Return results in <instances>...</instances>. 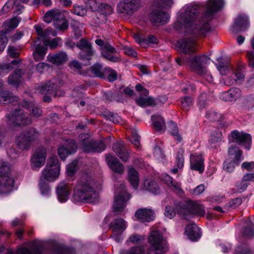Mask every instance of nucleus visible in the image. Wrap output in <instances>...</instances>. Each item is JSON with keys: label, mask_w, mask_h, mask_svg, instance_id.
Listing matches in <instances>:
<instances>
[{"label": "nucleus", "mask_w": 254, "mask_h": 254, "mask_svg": "<svg viewBox=\"0 0 254 254\" xmlns=\"http://www.w3.org/2000/svg\"><path fill=\"white\" fill-rule=\"evenodd\" d=\"M249 25L248 18L245 15H240L236 18L234 25L230 30L234 33H237L247 29Z\"/></svg>", "instance_id": "obj_23"}, {"label": "nucleus", "mask_w": 254, "mask_h": 254, "mask_svg": "<svg viewBox=\"0 0 254 254\" xmlns=\"http://www.w3.org/2000/svg\"><path fill=\"white\" fill-rule=\"evenodd\" d=\"M77 162L75 161H73L69 164L66 167V173L69 177L73 176L77 170Z\"/></svg>", "instance_id": "obj_55"}, {"label": "nucleus", "mask_w": 254, "mask_h": 254, "mask_svg": "<svg viewBox=\"0 0 254 254\" xmlns=\"http://www.w3.org/2000/svg\"><path fill=\"white\" fill-rule=\"evenodd\" d=\"M179 50L188 55L194 54L196 52V45L195 41L192 38H185L180 40L178 42Z\"/></svg>", "instance_id": "obj_20"}, {"label": "nucleus", "mask_w": 254, "mask_h": 254, "mask_svg": "<svg viewBox=\"0 0 254 254\" xmlns=\"http://www.w3.org/2000/svg\"><path fill=\"white\" fill-rule=\"evenodd\" d=\"M30 0H16L14 1V0H8L3 6L2 11H3L4 13H6L9 11V8H8V5H10V6H12L13 4H14L15 8L16 9L15 13L16 14H19L21 12V9L23 8V6L19 4L20 2L26 3L28 2Z\"/></svg>", "instance_id": "obj_34"}, {"label": "nucleus", "mask_w": 254, "mask_h": 254, "mask_svg": "<svg viewBox=\"0 0 254 254\" xmlns=\"http://www.w3.org/2000/svg\"><path fill=\"white\" fill-rule=\"evenodd\" d=\"M161 179L169 188L178 191L182 190L180 184L173 181V178L169 175L166 174H163L162 175Z\"/></svg>", "instance_id": "obj_37"}, {"label": "nucleus", "mask_w": 254, "mask_h": 254, "mask_svg": "<svg viewBox=\"0 0 254 254\" xmlns=\"http://www.w3.org/2000/svg\"><path fill=\"white\" fill-rule=\"evenodd\" d=\"M209 62L210 58L206 55H196L190 58L186 62V64L195 73L202 76L204 78L206 75L207 78H212V76L208 74L206 68V65Z\"/></svg>", "instance_id": "obj_4"}, {"label": "nucleus", "mask_w": 254, "mask_h": 254, "mask_svg": "<svg viewBox=\"0 0 254 254\" xmlns=\"http://www.w3.org/2000/svg\"><path fill=\"white\" fill-rule=\"evenodd\" d=\"M115 187L113 209L115 212H121L125 207L127 201L130 198V196L127 192L123 183H121L120 185L118 184H116Z\"/></svg>", "instance_id": "obj_9"}, {"label": "nucleus", "mask_w": 254, "mask_h": 254, "mask_svg": "<svg viewBox=\"0 0 254 254\" xmlns=\"http://www.w3.org/2000/svg\"><path fill=\"white\" fill-rule=\"evenodd\" d=\"M76 47L81 51L78 54V58L83 61H89L93 55L91 45L85 40L81 39L76 44Z\"/></svg>", "instance_id": "obj_22"}, {"label": "nucleus", "mask_w": 254, "mask_h": 254, "mask_svg": "<svg viewBox=\"0 0 254 254\" xmlns=\"http://www.w3.org/2000/svg\"><path fill=\"white\" fill-rule=\"evenodd\" d=\"M137 104L140 106H152L155 105V101L153 98H139L136 100Z\"/></svg>", "instance_id": "obj_45"}, {"label": "nucleus", "mask_w": 254, "mask_h": 254, "mask_svg": "<svg viewBox=\"0 0 254 254\" xmlns=\"http://www.w3.org/2000/svg\"><path fill=\"white\" fill-rule=\"evenodd\" d=\"M144 186L146 190L155 194L159 192L158 185L154 181L150 179L145 180L144 182Z\"/></svg>", "instance_id": "obj_43"}, {"label": "nucleus", "mask_w": 254, "mask_h": 254, "mask_svg": "<svg viewBox=\"0 0 254 254\" xmlns=\"http://www.w3.org/2000/svg\"><path fill=\"white\" fill-rule=\"evenodd\" d=\"M141 45L143 46L144 44H157L158 42V39L156 37L149 35L146 38L140 39L137 40Z\"/></svg>", "instance_id": "obj_51"}, {"label": "nucleus", "mask_w": 254, "mask_h": 254, "mask_svg": "<svg viewBox=\"0 0 254 254\" xmlns=\"http://www.w3.org/2000/svg\"><path fill=\"white\" fill-rule=\"evenodd\" d=\"M1 87V84L0 82V88ZM17 97L13 96V94L9 91L2 90L0 89V103H8L16 101Z\"/></svg>", "instance_id": "obj_35"}, {"label": "nucleus", "mask_w": 254, "mask_h": 254, "mask_svg": "<svg viewBox=\"0 0 254 254\" xmlns=\"http://www.w3.org/2000/svg\"><path fill=\"white\" fill-rule=\"evenodd\" d=\"M58 10L59 9H53L47 12L44 16V21L48 23H50L52 20L54 22L55 18L56 17L57 13L58 12Z\"/></svg>", "instance_id": "obj_50"}, {"label": "nucleus", "mask_w": 254, "mask_h": 254, "mask_svg": "<svg viewBox=\"0 0 254 254\" xmlns=\"http://www.w3.org/2000/svg\"><path fill=\"white\" fill-rule=\"evenodd\" d=\"M181 102L183 107L188 110V108L192 104V100L190 97L186 96L181 98Z\"/></svg>", "instance_id": "obj_64"}, {"label": "nucleus", "mask_w": 254, "mask_h": 254, "mask_svg": "<svg viewBox=\"0 0 254 254\" xmlns=\"http://www.w3.org/2000/svg\"><path fill=\"white\" fill-rule=\"evenodd\" d=\"M95 42L101 47V54L103 57L113 62H117L119 61L120 58L117 51L109 41L97 39Z\"/></svg>", "instance_id": "obj_13"}, {"label": "nucleus", "mask_w": 254, "mask_h": 254, "mask_svg": "<svg viewBox=\"0 0 254 254\" xmlns=\"http://www.w3.org/2000/svg\"><path fill=\"white\" fill-rule=\"evenodd\" d=\"M235 254H252V253L247 245L244 244L237 247Z\"/></svg>", "instance_id": "obj_54"}, {"label": "nucleus", "mask_w": 254, "mask_h": 254, "mask_svg": "<svg viewBox=\"0 0 254 254\" xmlns=\"http://www.w3.org/2000/svg\"><path fill=\"white\" fill-rule=\"evenodd\" d=\"M243 105L248 109L254 107V97L250 95L246 97L243 101Z\"/></svg>", "instance_id": "obj_57"}, {"label": "nucleus", "mask_w": 254, "mask_h": 254, "mask_svg": "<svg viewBox=\"0 0 254 254\" xmlns=\"http://www.w3.org/2000/svg\"><path fill=\"white\" fill-rule=\"evenodd\" d=\"M190 165L191 169L202 173L204 169V158L202 156L196 153L191 154Z\"/></svg>", "instance_id": "obj_24"}, {"label": "nucleus", "mask_w": 254, "mask_h": 254, "mask_svg": "<svg viewBox=\"0 0 254 254\" xmlns=\"http://www.w3.org/2000/svg\"><path fill=\"white\" fill-rule=\"evenodd\" d=\"M153 127L158 131L164 130L166 125L164 119L159 115H154L151 117Z\"/></svg>", "instance_id": "obj_38"}, {"label": "nucleus", "mask_w": 254, "mask_h": 254, "mask_svg": "<svg viewBox=\"0 0 254 254\" xmlns=\"http://www.w3.org/2000/svg\"><path fill=\"white\" fill-rule=\"evenodd\" d=\"M57 16L54 22L55 27L60 31H65L68 27V22L65 19L64 13L58 10Z\"/></svg>", "instance_id": "obj_29"}, {"label": "nucleus", "mask_w": 254, "mask_h": 254, "mask_svg": "<svg viewBox=\"0 0 254 254\" xmlns=\"http://www.w3.org/2000/svg\"><path fill=\"white\" fill-rule=\"evenodd\" d=\"M71 11L76 15L84 16L86 14L87 9L81 6H75L71 10Z\"/></svg>", "instance_id": "obj_61"}, {"label": "nucleus", "mask_w": 254, "mask_h": 254, "mask_svg": "<svg viewBox=\"0 0 254 254\" xmlns=\"http://www.w3.org/2000/svg\"><path fill=\"white\" fill-rule=\"evenodd\" d=\"M113 149L120 158L126 162L129 158L128 153L125 148V144L123 141H120L113 145Z\"/></svg>", "instance_id": "obj_32"}, {"label": "nucleus", "mask_w": 254, "mask_h": 254, "mask_svg": "<svg viewBox=\"0 0 254 254\" xmlns=\"http://www.w3.org/2000/svg\"><path fill=\"white\" fill-rule=\"evenodd\" d=\"M185 232L192 241H196L201 237L200 229L194 223L188 225L186 228Z\"/></svg>", "instance_id": "obj_33"}, {"label": "nucleus", "mask_w": 254, "mask_h": 254, "mask_svg": "<svg viewBox=\"0 0 254 254\" xmlns=\"http://www.w3.org/2000/svg\"><path fill=\"white\" fill-rule=\"evenodd\" d=\"M169 128L171 134L174 136V140L180 143L182 140V137L179 134L177 124L174 122H170L169 124Z\"/></svg>", "instance_id": "obj_42"}, {"label": "nucleus", "mask_w": 254, "mask_h": 254, "mask_svg": "<svg viewBox=\"0 0 254 254\" xmlns=\"http://www.w3.org/2000/svg\"><path fill=\"white\" fill-rule=\"evenodd\" d=\"M34 27L38 36L42 39L45 46H50L51 49H55L57 48L59 42L61 41L60 38H56L52 40L48 39L50 35L52 36H56L57 32L55 31L51 28H48L44 31L39 25H35Z\"/></svg>", "instance_id": "obj_12"}, {"label": "nucleus", "mask_w": 254, "mask_h": 254, "mask_svg": "<svg viewBox=\"0 0 254 254\" xmlns=\"http://www.w3.org/2000/svg\"><path fill=\"white\" fill-rule=\"evenodd\" d=\"M23 107L25 109L30 110H32V114L35 117H38L42 115V111L40 108L35 107L33 104L31 102L29 103L28 101H24L22 105Z\"/></svg>", "instance_id": "obj_44"}, {"label": "nucleus", "mask_w": 254, "mask_h": 254, "mask_svg": "<svg viewBox=\"0 0 254 254\" xmlns=\"http://www.w3.org/2000/svg\"><path fill=\"white\" fill-rule=\"evenodd\" d=\"M36 91L41 94H45L43 97V101L50 102L51 101V96H61V91L58 89L57 87L54 85V83H51L50 81L47 82L45 85H42L39 86Z\"/></svg>", "instance_id": "obj_15"}, {"label": "nucleus", "mask_w": 254, "mask_h": 254, "mask_svg": "<svg viewBox=\"0 0 254 254\" xmlns=\"http://www.w3.org/2000/svg\"><path fill=\"white\" fill-rule=\"evenodd\" d=\"M148 241L150 247L146 254H163L167 251L166 242L163 239L162 234L159 231H152Z\"/></svg>", "instance_id": "obj_5"}, {"label": "nucleus", "mask_w": 254, "mask_h": 254, "mask_svg": "<svg viewBox=\"0 0 254 254\" xmlns=\"http://www.w3.org/2000/svg\"><path fill=\"white\" fill-rule=\"evenodd\" d=\"M120 254H144V250L142 246L133 247L128 251H121Z\"/></svg>", "instance_id": "obj_46"}, {"label": "nucleus", "mask_w": 254, "mask_h": 254, "mask_svg": "<svg viewBox=\"0 0 254 254\" xmlns=\"http://www.w3.org/2000/svg\"><path fill=\"white\" fill-rule=\"evenodd\" d=\"M222 133L219 130H216L210 136L209 145L211 148H216L218 143L221 141Z\"/></svg>", "instance_id": "obj_41"}, {"label": "nucleus", "mask_w": 254, "mask_h": 254, "mask_svg": "<svg viewBox=\"0 0 254 254\" xmlns=\"http://www.w3.org/2000/svg\"><path fill=\"white\" fill-rule=\"evenodd\" d=\"M46 181L44 179L40 178L39 183V187L41 190V193L43 195H47L50 192V188L48 183H46Z\"/></svg>", "instance_id": "obj_47"}, {"label": "nucleus", "mask_w": 254, "mask_h": 254, "mask_svg": "<svg viewBox=\"0 0 254 254\" xmlns=\"http://www.w3.org/2000/svg\"><path fill=\"white\" fill-rule=\"evenodd\" d=\"M140 136L135 130L132 131V135L130 138V141L131 143L136 148H138L140 146Z\"/></svg>", "instance_id": "obj_58"}, {"label": "nucleus", "mask_w": 254, "mask_h": 254, "mask_svg": "<svg viewBox=\"0 0 254 254\" xmlns=\"http://www.w3.org/2000/svg\"><path fill=\"white\" fill-rule=\"evenodd\" d=\"M98 197L95 184L91 176L83 173L77 180L73 189V201L75 202H94Z\"/></svg>", "instance_id": "obj_3"}, {"label": "nucleus", "mask_w": 254, "mask_h": 254, "mask_svg": "<svg viewBox=\"0 0 254 254\" xmlns=\"http://www.w3.org/2000/svg\"><path fill=\"white\" fill-rule=\"evenodd\" d=\"M135 216L142 222H150L154 220L155 213L151 209L140 208L136 211Z\"/></svg>", "instance_id": "obj_30"}, {"label": "nucleus", "mask_w": 254, "mask_h": 254, "mask_svg": "<svg viewBox=\"0 0 254 254\" xmlns=\"http://www.w3.org/2000/svg\"><path fill=\"white\" fill-rule=\"evenodd\" d=\"M106 161L109 167L115 172L122 174L124 171L123 165L117 158L110 154L106 155Z\"/></svg>", "instance_id": "obj_31"}, {"label": "nucleus", "mask_w": 254, "mask_h": 254, "mask_svg": "<svg viewBox=\"0 0 254 254\" xmlns=\"http://www.w3.org/2000/svg\"><path fill=\"white\" fill-rule=\"evenodd\" d=\"M178 214L187 219L186 216L191 214L197 215L199 216H204L205 210L202 205L195 204L190 201L187 205L180 206L177 209Z\"/></svg>", "instance_id": "obj_14"}, {"label": "nucleus", "mask_w": 254, "mask_h": 254, "mask_svg": "<svg viewBox=\"0 0 254 254\" xmlns=\"http://www.w3.org/2000/svg\"><path fill=\"white\" fill-rule=\"evenodd\" d=\"M60 165L55 156L50 157L46 167L42 171L40 178L47 182H53L58 179L60 174Z\"/></svg>", "instance_id": "obj_6"}, {"label": "nucleus", "mask_w": 254, "mask_h": 254, "mask_svg": "<svg viewBox=\"0 0 254 254\" xmlns=\"http://www.w3.org/2000/svg\"><path fill=\"white\" fill-rule=\"evenodd\" d=\"M17 254H41L42 250L39 246L33 244L30 250L27 248H21L17 250Z\"/></svg>", "instance_id": "obj_40"}, {"label": "nucleus", "mask_w": 254, "mask_h": 254, "mask_svg": "<svg viewBox=\"0 0 254 254\" xmlns=\"http://www.w3.org/2000/svg\"><path fill=\"white\" fill-rule=\"evenodd\" d=\"M185 150L182 148L178 149L176 156V164L178 168H182L184 166Z\"/></svg>", "instance_id": "obj_49"}, {"label": "nucleus", "mask_w": 254, "mask_h": 254, "mask_svg": "<svg viewBox=\"0 0 254 254\" xmlns=\"http://www.w3.org/2000/svg\"><path fill=\"white\" fill-rule=\"evenodd\" d=\"M78 147L86 153L101 152L106 148L102 142L91 139L88 134H81L78 146L73 140H68L66 143V147L62 146L58 148V155L61 159H65L69 154L75 153Z\"/></svg>", "instance_id": "obj_2"}, {"label": "nucleus", "mask_w": 254, "mask_h": 254, "mask_svg": "<svg viewBox=\"0 0 254 254\" xmlns=\"http://www.w3.org/2000/svg\"><path fill=\"white\" fill-rule=\"evenodd\" d=\"M228 155L229 157L223 163V169L226 172L231 173L240 164L244 157L242 151L236 145H232L228 148Z\"/></svg>", "instance_id": "obj_8"}, {"label": "nucleus", "mask_w": 254, "mask_h": 254, "mask_svg": "<svg viewBox=\"0 0 254 254\" xmlns=\"http://www.w3.org/2000/svg\"><path fill=\"white\" fill-rule=\"evenodd\" d=\"M46 149L43 147L37 148L31 158V167L33 170H38L45 163Z\"/></svg>", "instance_id": "obj_18"}, {"label": "nucleus", "mask_w": 254, "mask_h": 254, "mask_svg": "<svg viewBox=\"0 0 254 254\" xmlns=\"http://www.w3.org/2000/svg\"><path fill=\"white\" fill-rule=\"evenodd\" d=\"M68 59L67 54L64 51H60L54 54H49L47 57V60L57 66H60L65 64Z\"/></svg>", "instance_id": "obj_25"}, {"label": "nucleus", "mask_w": 254, "mask_h": 254, "mask_svg": "<svg viewBox=\"0 0 254 254\" xmlns=\"http://www.w3.org/2000/svg\"><path fill=\"white\" fill-rule=\"evenodd\" d=\"M128 181L130 185L135 189L139 184V177L137 171L133 168H129L128 171Z\"/></svg>", "instance_id": "obj_39"}, {"label": "nucleus", "mask_w": 254, "mask_h": 254, "mask_svg": "<svg viewBox=\"0 0 254 254\" xmlns=\"http://www.w3.org/2000/svg\"><path fill=\"white\" fill-rule=\"evenodd\" d=\"M241 91L237 88H232L220 94V98L225 101L234 102L241 96Z\"/></svg>", "instance_id": "obj_28"}, {"label": "nucleus", "mask_w": 254, "mask_h": 254, "mask_svg": "<svg viewBox=\"0 0 254 254\" xmlns=\"http://www.w3.org/2000/svg\"><path fill=\"white\" fill-rule=\"evenodd\" d=\"M9 172L8 163L0 160V194L9 193L13 190L14 180Z\"/></svg>", "instance_id": "obj_7"}, {"label": "nucleus", "mask_w": 254, "mask_h": 254, "mask_svg": "<svg viewBox=\"0 0 254 254\" xmlns=\"http://www.w3.org/2000/svg\"><path fill=\"white\" fill-rule=\"evenodd\" d=\"M100 3L95 0H89L86 3V8L91 11H99Z\"/></svg>", "instance_id": "obj_52"}, {"label": "nucleus", "mask_w": 254, "mask_h": 254, "mask_svg": "<svg viewBox=\"0 0 254 254\" xmlns=\"http://www.w3.org/2000/svg\"><path fill=\"white\" fill-rule=\"evenodd\" d=\"M217 68L222 75H225L228 71V65L227 63L219 62L217 64Z\"/></svg>", "instance_id": "obj_60"}, {"label": "nucleus", "mask_w": 254, "mask_h": 254, "mask_svg": "<svg viewBox=\"0 0 254 254\" xmlns=\"http://www.w3.org/2000/svg\"><path fill=\"white\" fill-rule=\"evenodd\" d=\"M21 20L20 17H15L6 21L4 23V25L9 29H15L18 26Z\"/></svg>", "instance_id": "obj_48"}, {"label": "nucleus", "mask_w": 254, "mask_h": 254, "mask_svg": "<svg viewBox=\"0 0 254 254\" xmlns=\"http://www.w3.org/2000/svg\"><path fill=\"white\" fill-rule=\"evenodd\" d=\"M105 68L103 65L99 63H96L91 66L89 68L84 71L83 75L96 78H104Z\"/></svg>", "instance_id": "obj_26"}, {"label": "nucleus", "mask_w": 254, "mask_h": 254, "mask_svg": "<svg viewBox=\"0 0 254 254\" xmlns=\"http://www.w3.org/2000/svg\"><path fill=\"white\" fill-rule=\"evenodd\" d=\"M25 74L24 70L20 69H15L12 73L9 76V79H18L24 77Z\"/></svg>", "instance_id": "obj_56"}, {"label": "nucleus", "mask_w": 254, "mask_h": 254, "mask_svg": "<svg viewBox=\"0 0 254 254\" xmlns=\"http://www.w3.org/2000/svg\"><path fill=\"white\" fill-rule=\"evenodd\" d=\"M246 182V180H244L243 178L242 180L238 182L236 185L237 190L239 192L244 191L248 187V184Z\"/></svg>", "instance_id": "obj_63"}, {"label": "nucleus", "mask_w": 254, "mask_h": 254, "mask_svg": "<svg viewBox=\"0 0 254 254\" xmlns=\"http://www.w3.org/2000/svg\"><path fill=\"white\" fill-rule=\"evenodd\" d=\"M229 139L232 142L243 145L248 150L250 148L252 138L248 133L235 130L231 132Z\"/></svg>", "instance_id": "obj_17"}, {"label": "nucleus", "mask_w": 254, "mask_h": 254, "mask_svg": "<svg viewBox=\"0 0 254 254\" xmlns=\"http://www.w3.org/2000/svg\"><path fill=\"white\" fill-rule=\"evenodd\" d=\"M6 122L10 126L18 127L30 125L32 120L26 116L23 109L15 108L14 111L7 115Z\"/></svg>", "instance_id": "obj_10"}, {"label": "nucleus", "mask_w": 254, "mask_h": 254, "mask_svg": "<svg viewBox=\"0 0 254 254\" xmlns=\"http://www.w3.org/2000/svg\"><path fill=\"white\" fill-rule=\"evenodd\" d=\"M71 184L67 181L60 183L56 189L58 199L61 202L68 200L71 190Z\"/></svg>", "instance_id": "obj_21"}, {"label": "nucleus", "mask_w": 254, "mask_h": 254, "mask_svg": "<svg viewBox=\"0 0 254 254\" xmlns=\"http://www.w3.org/2000/svg\"><path fill=\"white\" fill-rule=\"evenodd\" d=\"M39 136V132L34 128H29L16 137V143L20 149H27L30 146L32 142L38 138Z\"/></svg>", "instance_id": "obj_11"}, {"label": "nucleus", "mask_w": 254, "mask_h": 254, "mask_svg": "<svg viewBox=\"0 0 254 254\" xmlns=\"http://www.w3.org/2000/svg\"><path fill=\"white\" fill-rule=\"evenodd\" d=\"M224 6L223 0H208L204 13L199 14V7L197 4L188 6L181 12L178 22L188 32L195 36H204L210 29L209 21L213 15Z\"/></svg>", "instance_id": "obj_1"}, {"label": "nucleus", "mask_w": 254, "mask_h": 254, "mask_svg": "<svg viewBox=\"0 0 254 254\" xmlns=\"http://www.w3.org/2000/svg\"><path fill=\"white\" fill-rule=\"evenodd\" d=\"M207 115L211 120L215 122L220 121L223 118L222 114L214 111L209 113Z\"/></svg>", "instance_id": "obj_62"}, {"label": "nucleus", "mask_w": 254, "mask_h": 254, "mask_svg": "<svg viewBox=\"0 0 254 254\" xmlns=\"http://www.w3.org/2000/svg\"><path fill=\"white\" fill-rule=\"evenodd\" d=\"M144 238L143 236L137 234H133L129 237L127 242L131 243L132 244H138L144 240Z\"/></svg>", "instance_id": "obj_59"}, {"label": "nucleus", "mask_w": 254, "mask_h": 254, "mask_svg": "<svg viewBox=\"0 0 254 254\" xmlns=\"http://www.w3.org/2000/svg\"><path fill=\"white\" fill-rule=\"evenodd\" d=\"M150 19L152 23L155 25H164L169 21V16L166 12L155 10L151 13Z\"/></svg>", "instance_id": "obj_27"}, {"label": "nucleus", "mask_w": 254, "mask_h": 254, "mask_svg": "<svg viewBox=\"0 0 254 254\" xmlns=\"http://www.w3.org/2000/svg\"><path fill=\"white\" fill-rule=\"evenodd\" d=\"M40 44L38 41H35L34 45L36 47L33 56L36 61L38 62L44 60L47 53V49L44 47H39Z\"/></svg>", "instance_id": "obj_36"}, {"label": "nucleus", "mask_w": 254, "mask_h": 254, "mask_svg": "<svg viewBox=\"0 0 254 254\" xmlns=\"http://www.w3.org/2000/svg\"><path fill=\"white\" fill-rule=\"evenodd\" d=\"M112 229V237L117 242H120L122 240L121 234L127 227V224L122 218L115 220L110 225Z\"/></svg>", "instance_id": "obj_19"}, {"label": "nucleus", "mask_w": 254, "mask_h": 254, "mask_svg": "<svg viewBox=\"0 0 254 254\" xmlns=\"http://www.w3.org/2000/svg\"><path fill=\"white\" fill-rule=\"evenodd\" d=\"M113 7L106 3H100L99 11H100L101 13L104 15H109L113 12Z\"/></svg>", "instance_id": "obj_53"}, {"label": "nucleus", "mask_w": 254, "mask_h": 254, "mask_svg": "<svg viewBox=\"0 0 254 254\" xmlns=\"http://www.w3.org/2000/svg\"><path fill=\"white\" fill-rule=\"evenodd\" d=\"M140 7L136 0H120L117 5L119 12L127 15H131Z\"/></svg>", "instance_id": "obj_16"}]
</instances>
